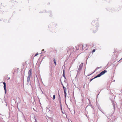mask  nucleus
<instances>
[{
  "instance_id": "dca6fc26",
  "label": "nucleus",
  "mask_w": 122,
  "mask_h": 122,
  "mask_svg": "<svg viewBox=\"0 0 122 122\" xmlns=\"http://www.w3.org/2000/svg\"><path fill=\"white\" fill-rule=\"evenodd\" d=\"M44 49H43V50H42V51H44Z\"/></svg>"
},
{
  "instance_id": "39448f33",
  "label": "nucleus",
  "mask_w": 122,
  "mask_h": 122,
  "mask_svg": "<svg viewBox=\"0 0 122 122\" xmlns=\"http://www.w3.org/2000/svg\"><path fill=\"white\" fill-rule=\"evenodd\" d=\"M4 85V88L5 91V93H6V83L4 82L3 83Z\"/></svg>"
},
{
  "instance_id": "f3484780",
  "label": "nucleus",
  "mask_w": 122,
  "mask_h": 122,
  "mask_svg": "<svg viewBox=\"0 0 122 122\" xmlns=\"http://www.w3.org/2000/svg\"><path fill=\"white\" fill-rule=\"evenodd\" d=\"M58 92V93H59V92ZM58 94H59V96H60V95H59V93H58Z\"/></svg>"
},
{
  "instance_id": "9b49d317",
  "label": "nucleus",
  "mask_w": 122,
  "mask_h": 122,
  "mask_svg": "<svg viewBox=\"0 0 122 122\" xmlns=\"http://www.w3.org/2000/svg\"><path fill=\"white\" fill-rule=\"evenodd\" d=\"M95 49H94L93 50L92 52L93 53L94 52H95Z\"/></svg>"
},
{
  "instance_id": "0eeeda50",
  "label": "nucleus",
  "mask_w": 122,
  "mask_h": 122,
  "mask_svg": "<svg viewBox=\"0 0 122 122\" xmlns=\"http://www.w3.org/2000/svg\"><path fill=\"white\" fill-rule=\"evenodd\" d=\"M53 61L54 62L55 65H56V60L54 58Z\"/></svg>"
},
{
  "instance_id": "9d476101",
  "label": "nucleus",
  "mask_w": 122,
  "mask_h": 122,
  "mask_svg": "<svg viewBox=\"0 0 122 122\" xmlns=\"http://www.w3.org/2000/svg\"><path fill=\"white\" fill-rule=\"evenodd\" d=\"M55 95H54L53 96V98H52L54 100L55 99Z\"/></svg>"
},
{
  "instance_id": "20e7f679",
  "label": "nucleus",
  "mask_w": 122,
  "mask_h": 122,
  "mask_svg": "<svg viewBox=\"0 0 122 122\" xmlns=\"http://www.w3.org/2000/svg\"><path fill=\"white\" fill-rule=\"evenodd\" d=\"M83 64H81L80 65L79 67L78 68V70L79 71L81 70V69H82V68L83 67Z\"/></svg>"
},
{
  "instance_id": "7ed1b4c3",
  "label": "nucleus",
  "mask_w": 122,
  "mask_h": 122,
  "mask_svg": "<svg viewBox=\"0 0 122 122\" xmlns=\"http://www.w3.org/2000/svg\"><path fill=\"white\" fill-rule=\"evenodd\" d=\"M30 70L29 71V75L27 78V82H29V81L30 79Z\"/></svg>"
},
{
  "instance_id": "1a4fd4ad",
  "label": "nucleus",
  "mask_w": 122,
  "mask_h": 122,
  "mask_svg": "<svg viewBox=\"0 0 122 122\" xmlns=\"http://www.w3.org/2000/svg\"><path fill=\"white\" fill-rule=\"evenodd\" d=\"M63 76L64 77H65V71H64V70H63Z\"/></svg>"
},
{
  "instance_id": "f03ea898",
  "label": "nucleus",
  "mask_w": 122,
  "mask_h": 122,
  "mask_svg": "<svg viewBox=\"0 0 122 122\" xmlns=\"http://www.w3.org/2000/svg\"><path fill=\"white\" fill-rule=\"evenodd\" d=\"M81 45L82 46V49H83L85 50L87 49V47L88 46V45L87 44H84L83 45L81 44Z\"/></svg>"
},
{
  "instance_id": "4468645a",
  "label": "nucleus",
  "mask_w": 122,
  "mask_h": 122,
  "mask_svg": "<svg viewBox=\"0 0 122 122\" xmlns=\"http://www.w3.org/2000/svg\"><path fill=\"white\" fill-rule=\"evenodd\" d=\"M39 54H38V53H37L36 55H35V56H37Z\"/></svg>"
},
{
  "instance_id": "6e6552de",
  "label": "nucleus",
  "mask_w": 122,
  "mask_h": 122,
  "mask_svg": "<svg viewBox=\"0 0 122 122\" xmlns=\"http://www.w3.org/2000/svg\"><path fill=\"white\" fill-rule=\"evenodd\" d=\"M64 94H65V98H66V91H65L64 92Z\"/></svg>"
},
{
  "instance_id": "423d86ee",
  "label": "nucleus",
  "mask_w": 122,
  "mask_h": 122,
  "mask_svg": "<svg viewBox=\"0 0 122 122\" xmlns=\"http://www.w3.org/2000/svg\"><path fill=\"white\" fill-rule=\"evenodd\" d=\"M62 86H63V88L64 89V92L65 91H66V87H65L63 85Z\"/></svg>"
},
{
  "instance_id": "f257e3e1",
  "label": "nucleus",
  "mask_w": 122,
  "mask_h": 122,
  "mask_svg": "<svg viewBox=\"0 0 122 122\" xmlns=\"http://www.w3.org/2000/svg\"><path fill=\"white\" fill-rule=\"evenodd\" d=\"M107 71L104 70L100 73L96 77H95L94 78H96L97 77H100L101 76L104 74L105 73L107 72Z\"/></svg>"
},
{
  "instance_id": "ddd939ff",
  "label": "nucleus",
  "mask_w": 122,
  "mask_h": 122,
  "mask_svg": "<svg viewBox=\"0 0 122 122\" xmlns=\"http://www.w3.org/2000/svg\"><path fill=\"white\" fill-rule=\"evenodd\" d=\"M39 54H38V53H37L36 55H35V56H37Z\"/></svg>"
},
{
  "instance_id": "f8f14e48",
  "label": "nucleus",
  "mask_w": 122,
  "mask_h": 122,
  "mask_svg": "<svg viewBox=\"0 0 122 122\" xmlns=\"http://www.w3.org/2000/svg\"><path fill=\"white\" fill-rule=\"evenodd\" d=\"M59 102L60 103V104H61V100L60 99V100H59Z\"/></svg>"
},
{
  "instance_id": "2eb2a0df",
  "label": "nucleus",
  "mask_w": 122,
  "mask_h": 122,
  "mask_svg": "<svg viewBox=\"0 0 122 122\" xmlns=\"http://www.w3.org/2000/svg\"><path fill=\"white\" fill-rule=\"evenodd\" d=\"M94 78L90 80V81H91L93 79H94Z\"/></svg>"
}]
</instances>
